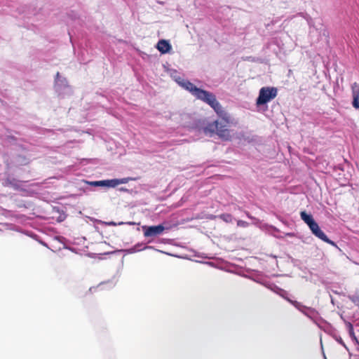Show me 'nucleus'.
<instances>
[{
    "label": "nucleus",
    "mask_w": 359,
    "mask_h": 359,
    "mask_svg": "<svg viewBox=\"0 0 359 359\" xmlns=\"http://www.w3.org/2000/svg\"><path fill=\"white\" fill-rule=\"evenodd\" d=\"M181 87L189 91L197 99L206 102L213 94L209 91L197 88L194 84L187 80H181Z\"/></svg>",
    "instance_id": "7ed1b4c3"
},
{
    "label": "nucleus",
    "mask_w": 359,
    "mask_h": 359,
    "mask_svg": "<svg viewBox=\"0 0 359 359\" xmlns=\"http://www.w3.org/2000/svg\"><path fill=\"white\" fill-rule=\"evenodd\" d=\"M287 236H292V233H287Z\"/></svg>",
    "instance_id": "c756f323"
},
{
    "label": "nucleus",
    "mask_w": 359,
    "mask_h": 359,
    "mask_svg": "<svg viewBox=\"0 0 359 359\" xmlns=\"http://www.w3.org/2000/svg\"><path fill=\"white\" fill-rule=\"evenodd\" d=\"M256 282L262 284V285H264V287H266V288H268L269 290L272 289L271 285H274V283H272L262 282V281H260V280H256Z\"/></svg>",
    "instance_id": "412c9836"
},
{
    "label": "nucleus",
    "mask_w": 359,
    "mask_h": 359,
    "mask_svg": "<svg viewBox=\"0 0 359 359\" xmlns=\"http://www.w3.org/2000/svg\"><path fill=\"white\" fill-rule=\"evenodd\" d=\"M349 299L351 300L355 304H359V292L355 293L348 297Z\"/></svg>",
    "instance_id": "a211bd4d"
},
{
    "label": "nucleus",
    "mask_w": 359,
    "mask_h": 359,
    "mask_svg": "<svg viewBox=\"0 0 359 359\" xmlns=\"http://www.w3.org/2000/svg\"><path fill=\"white\" fill-rule=\"evenodd\" d=\"M349 335L354 341L358 344V341L353 332V328L351 324H349Z\"/></svg>",
    "instance_id": "6ab92c4d"
},
{
    "label": "nucleus",
    "mask_w": 359,
    "mask_h": 359,
    "mask_svg": "<svg viewBox=\"0 0 359 359\" xmlns=\"http://www.w3.org/2000/svg\"><path fill=\"white\" fill-rule=\"evenodd\" d=\"M205 103L209 104L221 118L219 122H222L226 126L228 124L233 123L231 116L223 109L222 106L217 100L214 94L211 95V97L207 100Z\"/></svg>",
    "instance_id": "f03ea898"
},
{
    "label": "nucleus",
    "mask_w": 359,
    "mask_h": 359,
    "mask_svg": "<svg viewBox=\"0 0 359 359\" xmlns=\"http://www.w3.org/2000/svg\"><path fill=\"white\" fill-rule=\"evenodd\" d=\"M301 219L309 226L310 228L315 224L316 222L313 219V216L310 214H307L306 212L302 211L300 213Z\"/></svg>",
    "instance_id": "f8f14e48"
},
{
    "label": "nucleus",
    "mask_w": 359,
    "mask_h": 359,
    "mask_svg": "<svg viewBox=\"0 0 359 359\" xmlns=\"http://www.w3.org/2000/svg\"><path fill=\"white\" fill-rule=\"evenodd\" d=\"M247 216L249 217V218H252V217L249 215V213H246Z\"/></svg>",
    "instance_id": "cd10ccee"
},
{
    "label": "nucleus",
    "mask_w": 359,
    "mask_h": 359,
    "mask_svg": "<svg viewBox=\"0 0 359 359\" xmlns=\"http://www.w3.org/2000/svg\"><path fill=\"white\" fill-rule=\"evenodd\" d=\"M278 94V90L275 87H262L259 92V95L256 100V104L261 106L266 104L273 100Z\"/></svg>",
    "instance_id": "20e7f679"
},
{
    "label": "nucleus",
    "mask_w": 359,
    "mask_h": 359,
    "mask_svg": "<svg viewBox=\"0 0 359 359\" xmlns=\"http://www.w3.org/2000/svg\"><path fill=\"white\" fill-rule=\"evenodd\" d=\"M124 224L123 222H119V223L118 224V225H121V224Z\"/></svg>",
    "instance_id": "c85d7f7f"
},
{
    "label": "nucleus",
    "mask_w": 359,
    "mask_h": 359,
    "mask_svg": "<svg viewBox=\"0 0 359 359\" xmlns=\"http://www.w3.org/2000/svg\"><path fill=\"white\" fill-rule=\"evenodd\" d=\"M286 294H287V292L285 290V292L278 293V294H279L280 296H281L282 297L285 299L287 301H288V299H290L287 298V297H285Z\"/></svg>",
    "instance_id": "b1692460"
},
{
    "label": "nucleus",
    "mask_w": 359,
    "mask_h": 359,
    "mask_svg": "<svg viewBox=\"0 0 359 359\" xmlns=\"http://www.w3.org/2000/svg\"><path fill=\"white\" fill-rule=\"evenodd\" d=\"M151 248H153V247L149 246V245H146V246L143 247L142 248H137V246H133V248H131L130 249L124 250L123 251L126 252L128 254H133V253L141 251L144 249H151Z\"/></svg>",
    "instance_id": "4468645a"
},
{
    "label": "nucleus",
    "mask_w": 359,
    "mask_h": 359,
    "mask_svg": "<svg viewBox=\"0 0 359 359\" xmlns=\"http://www.w3.org/2000/svg\"><path fill=\"white\" fill-rule=\"evenodd\" d=\"M237 225L238 226L245 228V227L248 226L249 224L247 222L243 221V220H238Z\"/></svg>",
    "instance_id": "5701e85b"
},
{
    "label": "nucleus",
    "mask_w": 359,
    "mask_h": 359,
    "mask_svg": "<svg viewBox=\"0 0 359 359\" xmlns=\"http://www.w3.org/2000/svg\"><path fill=\"white\" fill-rule=\"evenodd\" d=\"M271 286L272 287V289L271 290L274 292L276 294L281 293V292H285V290L283 289L280 288L279 287H278L275 284L273 285H271Z\"/></svg>",
    "instance_id": "aec40b11"
},
{
    "label": "nucleus",
    "mask_w": 359,
    "mask_h": 359,
    "mask_svg": "<svg viewBox=\"0 0 359 359\" xmlns=\"http://www.w3.org/2000/svg\"><path fill=\"white\" fill-rule=\"evenodd\" d=\"M156 47L161 54L169 53L172 48L169 41L165 39L159 40Z\"/></svg>",
    "instance_id": "1a4fd4ad"
},
{
    "label": "nucleus",
    "mask_w": 359,
    "mask_h": 359,
    "mask_svg": "<svg viewBox=\"0 0 359 359\" xmlns=\"http://www.w3.org/2000/svg\"><path fill=\"white\" fill-rule=\"evenodd\" d=\"M219 217L226 223H231L233 222V217L230 214H222Z\"/></svg>",
    "instance_id": "dca6fc26"
},
{
    "label": "nucleus",
    "mask_w": 359,
    "mask_h": 359,
    "mask_svg": "<svg viewBox=\"0 0 359 359\" xmlns=\"http://www.w3.org/2000/svg\"><path fill=\"white\" fill-rule=\"evenodd\" d=\"M108 225H109V226H116L117 224L116 222H110L108 223Z\"/></svg>",
    "instance_id": "a878e982"
},
{
    "label": "nucleus",
    "mask_w": 359,
    "mask_h": 359,
    "mask_svg": "<svg viewBox=\"0 0 359 359\" xmlns=\"http://www.w3.org/2000/svg\"><path fill=\"white\" fill-rule=\"evenodd\" d=\"M203 133L208 136L212 137L214 134L218 135L223 140H229L231 135L226 126L219 121L208 123L202 128Z\"/></svg>",
    "instance_id": "f257e3e1"
},
{
    "label": "nucleus",
    "mask_w": 359,
    "mask_h": 359,
    "mask_svg": "<svg viewBox=\"0 0 359 359\" xmlns=\"http://www.w3.org/2000/svg\"><path fill=\"white\" fill-rule=\"evenodd\" d=\"M288 302L291 303L297 309H298L299 311H301L302 313H304L309 318L314 319L318 317V313L316 309L304 306L300 302H298L297 301L288 299Z\"/></svg>",
    "instance_id": "423d86ee"
},
{
    "label": "nucleus",
    "mask_w": 359,
    "mask_h": 359,
    "mask_svg": "<svg viewBox=\"0 0 359 359\" xmlns=\"http://www.w3.org/2000/svg\"><path fill=\"white\" fill-rule=\"evenodd\" d=\"M84 183L88 185H90L93 187H111L110 180H100V181H84Z\"/></svg>",
    "instance_id": "9b49d317"
},
{
    "label": "nucleus",
    "mask_w": 359,
    "mask_h": 359,
    "mask_svg": "<svg viewBox=\"0 0 359 359\" xmlns=\"http://www.w3.org/2000/svg\"><path fill=\"white\" fill-rule=\"evenodd\" d=\"M4 184L6 187H12L15 190H19L22 189V182L10 176L5 179Z\"/></svg>",
    "instance_id": "9d476101"
},
{
    "label": "nucleus",
    "mask_w": 359,
    "mask_h": 359,
    "mask_svg": "<svg viewBox=\"0 0 359 359\" xmlns=\"http://www.w3.org/2000/svg\"><path fill=\"white\" fill-rule=\"evenodd\" d=\"M142 229L145 237L153 238L161 235L164 231L165 227L162 224L156 226H143Z\"/></svg>",
    "instance_id": "0eeeda50"
},
{
    "label": "nucleus",
    "mask_w": 359,
    "mask_h": 359,
    "mask_svg": "<svg viewBox=\"0 0 359 359\" xmlns=\"http://www.w3.org/2000/svg\"><path fill=\"white\" fill-rule=\"evenodd\" d=\"M130 178H129V177H124V178H121V179H111V180H110L111 187L114 188L119 184H126L130 181Z\"/></svg>",
    "instance_id": "ddd939ff"
},
{
    "label": "nucleus",
    "mask_w": 359,
    "mask_h": 359,
    "mask_svg": "<svg viewBox=\"0 0 359 359\" xmlns=\"http://www.w3.org/2000/svg\"><path fill=\"white\" fill-rule=\"evenodd\" d=\"M168 72L170 75V76L174 79V81L177 83L180 84V76L178 74V72L174 69H168Z\"/></svg>",
    "instance_id": "2eb2a0df"
},
{
    "label": "nucleus",
    "mask_w": 359,
    "mask_h": 359,
    "mask_svg": "<svg viewBox=\"0 0 359 359\" xmlns=\"http://www.w3.org/2000/svg\"><path fill=\"white\" fill-rule=\"evenodd\" d=\"M55 89L59 95L63 97L72 93V88L68 85L67 79L62 77L59 72L57 73L55 79Z\"/></svg>",
    "instance_id": "39448f33"
},
{
    "label": "nucleus",
    "mask_w": 359,
    "mask_h": 359,
    "mask_svg": "<svg viewBox=\"0 0 359 359\" xmlns=\"http://www.w3.org/2000/svg\"><path fill=\"white\" fill-rule=\"evenodd\" d=\"M143 245L142 243H137V245H135V246H137V248H141V247Z\"/></svg>",
    "instance_id": "bb28decb"
},
{
    "label": "nucleus",
    "mask_w": 359,
    "mask_h": 359,
    "mask_svg": "<svg viewBox=\"0 0 359 359\" xmlns=\"http://www.w3.org/2000/svg\"><path fill=\"white\" fill-rule=\"evenodd\" d=\"M120 191H128V190L124 187H121L118 189Z\"/></svg>",
    "instance_id": "393cba45"
},
{
    "label": "nucleus",
    "mask_w": 359,
    "mask_h": 359,
    "mask_svg": "<svg viewBox=\"0 0 359 359\" xmlns=\"http://www.w3.org/2000/svg\"><path fill=\"white\" fill-rule=\"evenodd\" d=\"M334 339L339 344H341L346 349H348L341 337L336 335L334 336Z\"/></svg>",
    "instance_id": "4be33fe9"
},
{
    "label": "nucleus",
    "mask_w": 359,
    "mask_h": 359,
    "mask_svg": "<svg viewBox=\"0 0 359 359\" xmlns=\"http://www.w3.org/2000/svg\"><path fill=\"white\" fill-rule=\"evenodd\" d=\"M309 229L311 231L312 233L317 238L326 242L327 243H329L334 247H337L336 243L327 238L325 233L320 229L317 222L315 224H313V226H311Z\"/></svg>",
    "instance_id": "6e6552de"
},
{
    "label": "nucleus",
    "mask_w": 359,
    "mask_h": 359,
    "mask_svg": "<svg viewBox=\"0 0 359 359\" xmlns=\"http://www.w3.org/2000/svg\"><path fill=\"white\" fill-rule=\"evenodd\" d=\"M353 105L355 108H359V90L353 95Z\"/></svg>",
    "instance_id": "f3484780"
}]
</instances>
